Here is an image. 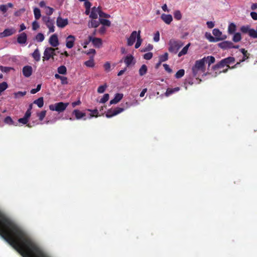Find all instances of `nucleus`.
I'll return each mask as SVG.
<instances>
[{
    "instance_id": "1",
    "label": "nucleus",
    "mask_w": 257,
    "mask_h": 257,
    "mask_svg": "<svg viewBox=\"0 0 257 257\" xmlns=\"http://www.w3.org/2000/svg\"><path fill=\"white\" fill-rule=\"evenodd\" d=\"M215 61V58L212 56L204 57L202 59L197 60L192 68L193 75L194 77L198 78L200 74L205 72L206 68L205 64L207 63L209 67L211 64Z\"/></svg>"
},
{
    "instance_id": "2",
    "label": "nucleus",
    "mask_w": 257,
    "mask_h": 257,
    "mask_svg": "<svg viewBox=\"0 0 257 257\" xmlns=\"http://www.w3.org/2000/svg\"><path fill=\"white\" fill-rule=\"evenodd\" d=\"M169 51L171 53H177L178 50L184 45V43L180 40H171L169 42Z\"/></svg>"
},
{
    "instance_id": "3",
    "label": "nucleus",
    "mask_w": 257,
    "mask_h": 257,
    "mask_svg": "<svg viewBox=\"0 0 257 257\" xmlns=\"http://www.w3.org/2000/svg\"><path fill=\"white\" fill-rule=\"evenodd\" d=\"M68 103L59 102L54 104L50 105L49 109L52 111H56L60 113L64 111L68 106Z\"/></svg>"
},
{
    "instance_id": "4",
    "label": "nucleus",
    "mask_w": 257,
    "mask_h": 257,
    "mask_svg": "<svg viewBox=\"0 0 257 257\" xmlns=\"http://www.w3.org/2000/svg\"><path fill=\"white\" fill-rule=\"evenodd\" d=\"M56 49L52 47H47L45 49L44 52V56L43 57V60H48L51 58H54V56L56 55L55 54Z\"/></svg>"
},
{
    "instance_id": "5",
    "label": "nucleus",
    "mask_w": 257,
    "mask_h": 257,
    "mask_svg": "<svg viewBox=\"0 0 257 257\" xmlns=\"http://www.w3.org/2000/svg\"><path fill=\"white\" fill-rule=\"evenodd\" d=\"M124 110L123 108L119 107H116L114 109H109L106 112L105 115L107 118H110L121 113Z\"/></svg>"
},
{
    "instance_id": "6",
    "label": "nucleus",
    "mask_w": 257,
    "mask_h": 257,
    "mask_svg": "<svg viewBox=\"0 0 257 257\" xmlns=\"http://www.w3.org/2000/svg\"><path fill=\"white\" fill-rule=\"evenodd\" d=\"M138 31L137 32L136 31H133L129 38L127 39V45L128 46H132L136 41V40L138 39Z\"/></svg>"
},
{
    "instance_id": "7",
    "label": "nucleus",
    "mask_w": 257,
    "mask_h": 257,
    "mask_svg": "<svg viewBox=\"0 0 257 257\" xmlns=\"http://www.w3.org/2000/svg\"><path fill=\"white\" fill-rule=\"evenodd\" d=\"M89 41H91L93 45L97 48H99L102 45V41L101 39L98 38L93 37L92 36H89L88 37Z\"/></svg>"
},
{
    "instance_id": "8",
    "label": "nucleus",
    "mask_w": 257,
    "mask_h": 257,
    "mask_svg": "<svg viewBox=\"0 0 257 257\" xmlns=\"http://www.w3.org/2000/svg\"><path fill=\"white\" fill-rule=\"evenodd\" d=\"M76 38L74 36L70 35L66 39V46L68 49L73 47Z\"/></svg>"
},
{
    "instance_id": "9",
    "label": "nucleus",
    "mask_w": 257,
    "mask_h": 257,
    "mask_svg": "<svg viewBox=\"0 0 257 257\" xmlns=\"http://www.w3.org/2000/svg\"><path fill=\"white\" fill-rule=\"evenodd\" d=\"M223 61V62L225 63V65H226V67L228 68H234L236 67V65L239 64V63L237 62L235 65H234L233 67L231 68L230 67L229 65L233 64L235 62V58L233 57H228L226 58H224L222 59Z\"/></svg>"
},
{
    "instance_id": "10",
    "label": "nucleus",
    "mask_w": 257,
    "mask_h": 257,
    "mask_svg": "<svg viewBox=\"0 0 257 257\" xmlns=\"http://www.w3.org/2000/svg\"><path fill=\"white\" fill-rule=\"evenodd\" d=\"M68 24L67 19H63L61 17H58L57 19L56 24L59 28H63Z\"/></svg>"
},
{
    "instance_id": "11",
    "label": "nucleus",
    "mask_w": 257,
    "mask_h": 257,
    "mask_svg": "<svg viewBox=\"0 0 257 257\" xmlns=\"http://www.w3.org/2000/svg\"><path fill=\"white\" fill-rule=\"evenodd\" d=\"M16 32V30L15 28H8L6 29L3 32L0 34V36L1 37H6L12 36V35L15 34Z\"/></svg>"
},
{
    "instance_id": "12",
    "label": "nucleus",
    "mask_w": 257,
    "mask_h": 257,
    "mask_svg": "<svg viewBox=\"0 0 257 257\" xmlns=\"http://www.w3.org/2000/svg\"><path fill=\"white\" fill-rule=\"evenodd\" d=\"M218 46L219 48L225 50L233 47V43L231 41H225L218 43Z\"/></svg>"
},
{
    "instance_id": "13",
    "label": "nucleus",
    "mask_w": 257,
    "mask_h": 257,
    "mask_svg": "<svg viewBox=\"0 0 257 257\" xmlns=\"http://www.w3.org/2000/svg\"><path fill=\"white\" fill-rule=\"evenodd\" d=\"M49 42L50 44L54 47L58 46L59 44L58 36L56 34L52 35L50 37Z\"/></svg>"
},
{
    "instance_id": "14",
    "label": "nucleus",
    "mask_w": 257,
    "mask_h": 257,
    "mask_svg": "<svg viewBox=\"0 0 257 257\" xmlns=\"http://www.w3.org/2000/svg\"><path fill=\"white\" fill-rule=\"evenodd\" d=\"M23 74L26 77H30L33 72L32 67L31 66H25L23 68Z\"/></svg>"
},
{
    "instance_id": "15",
    "label": "nucleus",
    "mask_w": 257,
    "mask_h": 257,
    "mask_svg": "<svg viewBox=\"0 0 257 257\" xmlns=\"http://www.w3.org/2000/svg\"><path fill=\"white\" fill-rule=\"evenodd\" d=\"M100 9L99 8H92L89 15V17L92 19H96L97 18L98 15L99 16Z\"/></svg>"
},
{
    "instance_id": "16",
    "label": "nucleus",
    "mask_w": 257,
    "mask_h": 257,
    "mask_svg": "<svg viewBox=\"0 0 257 257\" xmlns=\"http://www.w3.org/2000/svg\"><path fill=\"white\" fill-rule=\"evenodd\" d=\"M212 34L215 36V38L219 39V41L226 38V36H222V32L218 29H214L212 31Z\"/></svg>"
},
{
    "instance_id": "17",
    "label": "nucleus",
    "mask_w": 257,
    "mask_h": 257,
    "mask_svg": "<svg viewBox=\"0 0 257 257\" xmlns=\"http://www.w3.org/2000/svg\"><path fill=\"white\" fill-rule=\"evenodd\" d=\"M27 36L25 32H23L18 35L17 38V42L20 44H25L27 42Z\"/></svg>"
},
{
    "instance_id": "18",
    "label": "nucleus",
    "mask_w": 257,
    "mask_h": 257,
    "mask_svg": "<svg viewBox=\"0 0 257 257\" xmlns=\"http://www.w3.org/2000/svg\"><path fill=\"white\" fill-rule=\"evenodd\" d=\"M162 20L167 24H170L173 20L172 17L171 15H166L163 14L161 16Z\"/></svg>"
},
{
    "instance_id": "19",
    "label": "nucleus",
    "mask_w": 257,
    "mask_h": 257,
    "mask_svg": "<svg viewBox=\"0 0 257 257\" xmlns=\"http://www.w3.org/2000/svg\"><path fill=\"white\" fill-rule=\"evenodd\" d=\"M123 97V94L121 93H116L113 99L110 100V104H116L118 103Z\"/></svg>"
},
{
    "instance_id": "20",
    "label": "nucleus",
    "mask_w": 257,
    "mask_h": 257,
    "mask_svg": "<svg viewBox=\"0 0 257 257\" xmlns=\"http://www.w3.org/2000/svg\"><path fill=\"white\" fill-rule=\"evenodd\" d=\"M72 114L75 115L77 119H80L86 115L85 113L82 112L78 109H74L72 112Z\"/></svg>"
},
{
    "instance_id": "21",
    "label": "nucleus",
    "mask_w": 257,
    "mask_h": 257,
    "mask_svg": "<svg viewBox=\"0 0 257 257\" xmlns=\"http://www.w3.org/2000/svg\"><path fill=\"white\" fill-rule=\"evenodd\" d=\"M100 24V20H96L95 19H92L89 22L88 26L89 28H96L99 26Z\"/></svg>"
},
{
    "instance_id": "22",
    "label": "nucleus",
    "mask_w": 257,
    "mask_h": 257,
    "mask_svg": "<svg viewBox=\"0 0 257 257\" xmlns=\"http://www.w3.org/2000/svg\"><path fill=\"white\" fill-rule=\"evenodd\" d=\"M134 57L132 55L126 56L124 59V62L126 67H129L133 62Z\"/></svg>"
},
{
    "instance_id": "23",
    "label": "nucleus",
    "mask_w": 257,
    "mask_h": 257,
    "mask_svg": "<svg viewBox=\"0 0 257 257\" xmlns=\"http://www.w3.org/2000/svg\"><path fill=\"white\" fill-rule=\"evenodd\" d=\"M225 66H226L225 65V63L223 62V60L222 59L221 61H220L219 62H218L217 64L214 65L212 66V69L214 71L217 70L218 69L222 68L224 67Z\"/></svg>"
},
{
    "instance_id": "24",
    "label": "nucleus",
    "mask_w": 257,
    "mask_h": 257,
    "mask_svg": "<svg viewBox=\"0 0 257 257\" xmlns=\"http://www.w3.org/2000/svg\"><path fill=\"white\" fill-rule=\"evenodd\" d=\"M225 66H226L225 65V63L223 62V60L222 59L221 61H220L219 62H218L217 64L214 65L212 66V69L214 71L217 70L218 69L222 68L224 67Z\"/></svg>"
},
{
    "instance_id": "25",
    "label": "nucleus",
    "mask_w": 257,
    "mask_h": 257,
    "mask_svg": "<svg viewBox=\"0 0 257 257\" xmlns=\"http://www.w3.org/2000/svg\"><path fill=\"white\" fill-rule=\"evenodd\" d=\"M32 56L36 61L38 62L40 60V53L38 48L35 50L34 52L32 53Z\"/></svg>"
},
{
    "instance_id": "26",
    "label": "nucleus",
    "mask_w": 257,
    "mask_h": 257,
    "mask_svg": "<svg viewBox=\"0 0 257 257\" xmlns=\"http://www.w3.org/2000/svg\"><path fill=\"white\" fill-rule=\"evenodd\" d=\"M54 21L53 20H50L46 25L49 30V33H53L55 31Z\"/></svg>"
},
{
    "instance_id": "27",
    "label": "nucleus",
    "mask_w": 257,
    "mask_h": 257,
    "mask_svg": "<svg viewBox=\"0 0 257 257\" xmlns=\"http://www.w3.org/2000/svg\"><path fill=\"white\" fill-rule=\"evenodd\" d=\"M236 30V26L235 24L233 23H230L228 27V33L229 34H233L235 33Z\"/></svg>"
},
{
    "instance_id": "28",
    "label": "nucleus",
    "mask_w": 257,
    "mask_h": 257,
    "mask_svg": "<svg viewBox=\"0 0 257 257\" xmlns=\"http://www.w3.org/2000/svg\"><path fill=\"white\" fill-rule=\"evenodd\" d=\"M180 90V88L179 87H177L174 88H168L165 92V95L166 96H169L172 94Z\"/></svg>"
},
{
    "instance_id": "29",
    "label": "nucleus",
    "mask_w": 257,
    "mask_h": 257,
    "mask_svg": "<svg viewBox=\"0 0 257 257\" xmlns=\"http://www.w3.org/2000/svg\"><path fill=\"white\" fill-rule=\"evenodd\" d=\"M205 37L210 42H216L219 41V39L218 38H215L213 37L211 34L209 33H206Z\"/></svg>"
},
{
    "instance_id": "30",
    "label": "nucleus",
    "mask_w": 257,
    "mask_h": 257,
    "mask_svg": "<svg viewBox=\"0 0 257 257\" xmlns=\"http://www.w3.org/2000/svg\"><path fill=\"white\" fill-rule=\"evenodd\" d=\"M143 42V39L141 38V31L140 30H139L138 31V39H137V42L135 44V48L136 49H138L139 48L140 46L141 45V44Z\"/></svg>"
},
{
    "instance_id": "31",
    "label": "nucleus",
    "mask_w": 257,
    "mask_h": 257,
    "mask_svg": "<svg viewBox=\"0 0 257 257\" xmlns=\"http://www.w3.org/2000/svg\"><path fill=\"white\" fill-rule=\"evenodd\" d=\"M34 14L36 20H39L41 17V11L38 8L34 9Z\"/></svg>"
},
{
    "instance_id": "32",
    "label": "nucleus",
    "mask_w": 257,
    "mask_h": 257,
    "mask_svg": "<svg viewBox=\"0 0 257 257\" xmlns=\"http://www.w3.org/2000/svg\"><path fill=\"white\" fill-rule=\"evenodd\" d=\"M190 46V43L188 44L186 46H185L182 50L179 52L178 54V56L181 57L183 55H184L187 54L188 52V48L189 46Z\"/></svg>"
},
{
    "instance_id": "33",
    "label": "nucleus",
    "mask_w": 257,
    "mask_h": 257,
    "mask_svg": "<svg viewBox=\"0 0 257 257\" xmlns=\"http://www.w3.org/2000/svg\"><path fill=\"white\" fill-rule=\"evenodd\" d=\"M84 64L88 67H93L95 63L94 62L93 56H92L89 60L85 62Z\"/></svg>"
},
{
    "instance_id": "34",
    "label": "nucleus",
    "mask_w": 257,
    "mask_h": 257,
    "mask_svg": "<svg viewBox=\"0 0 257 257\" xmlns=\"http://www.w3.org/2000/svg\"><path fill=\"white\" fill-rule=\"evenodd\" d=\"M148 70L147 66L145 64H143L139 69V74L142 76L146 74Z\"/></svg>"
},
{
    "instance_id": "35",
    "label": "nucleus",
    "mask_w": 257,
    "mask_h": 257,
    "mask_svg": "<svg viewBox=\"0 0 257 257\" xmlns=\"http://www.w3.org/2000/svg\"><path fill=\"white\" fill-rule=\"evenodd\" d=\"M57 71L60 74L65 75L67 73V68L65 66L62 65L57 68Z\"/></svg>"
},
{
    "instance_id": "36",
    "label": "nucleus",
    "mask_w": 257,
    "mask_h": 257,
    "mask_svg": "<svg viewBox=\"0 0 257 257\" xmlns=\"http://www.w3.org/2000/svg\"><path fill=\"white\" fill-rule=\"evenodd\" d=\"M34 103L37 104L39 108L42 107L44 105L43 97H41L34 101Z\"/></svg>"
},
{
    "instance_id": "37",
    "label": "nucleus",
    "mask_w": 257,
    "mask_h": 257,
    "mask_svg": "<svg viewBox=\"0 0 257 257\" xmlns=\"http://www.w3.org/2000/svg\"><path fill=\"white\" fill-rule=\"evenodd\" d=\"M241 40V36L240 33H234L233 38L232 41L234 42H238Z\"/></svg>"
},
{
    "instance_id": "38",
    "label": "nucleus",
    "mask_w": 257,
    "mask_h": 257,
    "mask_svg": "<svg viewBox=\"0 0 257 257\" xmlns=\"http://www.w3.org/2000/svg\"><path fill=\"white\" fill-rule=\"evenodd\" d=\"M159 64H161L163 62H165L168 59V54L165 53L164 55H160L159 57Z\"/></svg>"
},
{
    "instance_id": "39",
    "label": "nucleus",
    "mask_w": 257,
    "mask_h": 257,
    "mask_svg": "<svg viewBox=\"0 0 257 257\" xmlns=\"http://www.w3.org/2000/svg\"><path fill=\"white\" fill-rule=\"evenodd\" d=\"M99 20L100 24H101L104 26L110 27L111 25L110 21L108 20L100 18Z\"/></svg>"
},
{
    "instance_id": "40",
    "label": "nucleus",
    "mask_w": 257,
    "mask_h": 257,
    "mask_svg": "<svg viewBox=\"0 0 257 257\" xmlns=\"http://www.w3.org/2000/svg\"><path fill=\"white\" fill-rule=\"evenodd\" d=\"M4 122L6 124H8L9 125H17V124H15L14 123V122L13 121V120L12 119V118L8 116H7L5 119H4Z\"/></svg>"
},
{
    "instance_id": "41",
    "label": "nucleus",
    "mask_w": 257,
    "mask_h": 257,
    "mask_svg": "<svg viewBox=\"0 0 257 257\" xmlns=\"http://www.w3.org/2000/svg\"><path fill=\"white\" fill-rule=\"evenodd\" d=\"M250 30V26L248 25L243 26L240 28L241 32L243 34H249V32Z\"/></svg>"
},
{
    "instance_id": "42",
    "label": "nucleus",
    "mask_w": 257,
    "mask_h": 257,
    "mask_svg": "<svg viewBox=\"0 0 257 257\" xmlns=\"http://www.w3.org/2000/svg\"><path fill=\"white\" fill-rule=\"evenodd\" d=\"M185 74V70L184 69H180L175 74V77L177 79L182 77Z\"/></svg>"
},
{
    "instance_id": "43",
    "label": "nucleus",
    "mask_w": 257,
    "mask_h": 257,
    "mask_svg": "<svg viewBox=\"0 0 257 257\" xmlns=\"http://www.w3.org/2000/svg\"><path fill=\"white\" fill-rule=\"evenodd\" d=\"M44 36L41 33H39L35 37V39L39 42H41L44 40Z\"/></svg>"
},
{
    "instance_id": "44",
    "label": "nucleus",
    "mask_w": 257,
    "mask_h": 257,
    "mask_svg": "<svg viewBox=\"0 0 257 257\" xmlns=\"http://www.w3.org/2000/svg\"><path fill=\"white\" fill-rule=\"evenodd\" d=\"M174 18L177 20H180L182 18V14L180 11L177 10L174 13Z\"/></svg>"
},
{
    "instance_id": "45",
    "label": "nucleus",
    "mask_w": 257,
    "mask_h": 257,
    "mask_svg": "<svg viewBox=\"0 0 257 257\" xmlns=\"http://www.w3.org/2000/svg\"><path fill=\"white\" fill-rule=\"evenodd\" d=\"M46 115V110L41 111L40 112L37 113V116H38L39 120L41 121L43 120V119L45 117Z\"/></svg>"
},
{
    "instance_id": "46",
    "label": "nucleus",
    "mask_w": 257,
    "mask_h": 257,
    "mask_svg": "<svg viewBox=\"0 0 257 257\" xmlns=\"http://www.w3.org/2000/svg\"><path fill=\"white\" fill-rule=\"evenodd\" d=\"M8 87V84L6 82L0 83V94L5 91Z\"/></svg>"
},
{
    "instance_id": "47",
    "label": "nucleus",
    "mask_w": 257,
    "mask_h": 257,
    "mask_svg": "<svg viewBox=\"0 0 257 257\" xmlns=\"http://www.w3.org/2000/svg\"><path fill=\"white\" fill-rule=\"evenodd\" d=\"M248 35L251 38H257V31L253 29H250Z\"/></svg>"
},
{
    "instance_id": "48",
    "label": "nucleus",
    "mask_w": 257,
    "mask_h": 257,
    "mask_svg": "<svg viewBox=\"0 0 257 257\" xmlns=\"http://www.w3.org/2000/svg\"><path fill=\"white\" fill-rule=\"evenodd\" d=\"M240 51L241 52V53L243 55V59L241 60V61L242 62V61H245V60H246V59H247L248 58V55L249 54L247 53V51L246 50H245L244 49H241L240 50Z\"/></svg>"
},
{
    "instance_id": "49",
    "label": "nucleus",
    "mask_w": 257,
    "mask_h": 257,
    "mask_svg": "<svg viewBox=\"0 0 257 257\" xmlns=\"http://www.w3.org/2000/svg\"><path fill=\"white\" fill-rule=\"evenodd\" d=\"M12 69H13L12 67L0 66V70L3 72H9Z\"/></svg>"
},
{
    "instance_id": "50",
    "label": "nucleus",
    "mask_w": 257,
    "mask_h": 257,
    "mask_svg": "<svg viewBox=\"0 0 257 257\" xmlns=\"http://www.w3.org/2000/svg\"><path fill=\"white\" fill-rule=\"evenodd\" d=\"M109 94L107 93H106L104 94L102 98H101L100 100V103H105L106 102L108 99H109Z\"/></svg>"
},
{
    "instance_id": "51",
    "label": "nucleus",
    "mask_w": 257,
    "mask_h": 257,
    "mask_svg": "<svg viewBox=\"0 0 257 257\" xmlns=\"http://www.w3.org/2000/svg\"><path fill=\"white\" fill-rule=\"evenodd\" d=\"M106 87H107V86L106 84L99 86L97 89V92L99 93H103L104 92Z\"/></svg>"
},
{
    "instance_id": "52",
    "label": "nucleus",
    "mask_w": 257,
    "mask_h": 257,
    "mask_svg": "<svg viewBox=\"0 0 257 257\" xmlns=\"http://www.w3.org/2000/svg\"><path fill=\"white\" fill-rule=\"evenodd\" d=\"M153 48V46L152 44H149L145 47L142 50V52H147L152 50Z\"/></svg>"
},
{
    "instance_id": "53",
    "label": "nucleus",
    "mask_w": 257,
    "mask_h": 257,
    "mask_svg": "<svg viewBox=\"0 0 257 257\" xmlns=\"http://www.w3.org/2000/svg\"><path fill=\"white\" fill-rule=\"evenodd\" d=\"M61 80V83L62 85H66L68 84V80L67 77L62 76Z\"/></svg>"
},
{
    "instance_id": "54",
    "label": "nucleus",
    "mask_w": 257,
    "mask_h": 257,
    "mask_svg": "<svg viewBox=\"0 0 257 257\" xmlns=\"http://www.w3.org/2000/svg\"><path fill=\"white\" fill-rule=\"evenodd\" d=\"M153 57V53L148 52L144 55V58L146 60H150Z\"/></svg>"
},
{
    "instance_id": "55",
    "label": "nucleus",
    "mask_w": 257,
    "mask_h": 257,
    "mask_svg": "<svg viewBox=\"0 0 257 257\" xmlns=\"http://www.w3.org/2000/svg\"><path fill=\"white\" fill-rule=\"evenodd\" d=\"M103 67L105 71L106 72H109L110 71V63L109 62H106L104 64Z\"/></svg>"
},
{
    "instance_id": "56",
    "label": "nucleus",
    "mask_w": 257,
    "mask_h": 257,
    "mask_svg": "<svg viewBox=\"0 0 257 257\" xmlns=\"http://www.w3.org/2000/svg\"><path fill=\"white\" fill-rule=\"evenodd\" d=\"M29 119L23 117L22 118H20L18 119V122L24 124H26L28 122Z\"/></svg>"
},
{
    "instance_id": "57",
    "label": "nucleus",
    "mask_w": 257,
    "mask_h": 257,
    "mask_svg": "<svg viewBox=\"0 0 257 257\" xmlns=\"http://www.w3.org/2000/svg\"><path fill=\"white\" fill-rule=\"evenodd\" d=\"M88 110L92 112V113L90 114L91 117L98 116V111L97 109H95L94 110L88 109Z\"/></svg>"
},
{
    "instance_id": "58",
    "label": "nucleus",
    "mask_w": 257,
    "mask_h": 257,
    "mask_svg": "<svg viewBox=\"0 0 257 257\" xmlns=\"http://www.w3.org/2000/svg\"><path fill=\"white\" fill-rule=\"evenodd\" d=\"M40 27V26L37 20L32 23V29L33 30H36Z\"/></svg>"
},
{
    "instance_id": "59",
    "label": "nucleus",
    "mask_w": 257,
    "mask_h": 257,
    "mask_svg": "<svg viewBox=\"0 0 257 257\" xmlns=\"http://www.w3.org/2000/svg\"><path fill=\"white\" fill-rule=\"evenodd\" d=\"M99 17L100 18H108L110 17V16L108 14H107L102 12L101 11V10L100 9Z\"/></svg>"
},
{
    "instance_id": "60",
    "label": "nucleus",
    "mask_w": 257,
    "mask_h": 257,
    "mask_svg": "<svg viewBox=\"0 0 257 257\" xmlns=\"http://www.w3.org/2000/svg\"><path fill=\"white\" fill-rule=\"evenodd\" d=\"M46 8L48 9V11H47L46 12L47 15L51 16V15H52V14L54 12V9L49 7H46Z\"/></svg>"
},
{
    "instance_id": "61",
    "label": "nucleus",
    "mask_w": 257,
    "mask_h": 257,
    "mask_svg": "<svg viewBox=\"0 0 257 257\" xmlns=\"http://www.w3.org/2000/svg\"><path fill=\"white\" fill-rule=\"evenodd\" d=\"M163 67L165 69V70L168 73H171L172 72V70L171 69L169 66V65L167 64H164Z\"/></svg>"
},
{
    "instance_id": "62",
    "label": "nucleus",
    "mask_w": 257,
    "mask_h": 257,
    "mask_svg": "<svg viewBox=\"0 0 257 257\" xmlns=\"http://www.w3.org/2000/svg\"><path fill=\"white\" fill-rule=\"evenodd\" d=\"M8 10V6H6L5 5H2L0 6V11H1L3 13H5Z\"/></svg>"
},
{
    "instance_id": "63",
    "label": "nucleus",
    "mask_w": 257,
    "mask_h": 257,
    "mask_svg": "<svg viewBox=\"0 0 257 257\" xmlns=\"http://www.w3.org/2000/svg\"><path fill=\"white\" fill-rule=\"evenodd\" d=\"M159 40H160V33H159V31H157L155 34V35L154 37V40L155 42H158L159 41Z\"/></svg>"
},
{
    "instance_id": "64",
    "label": "nucleus",
    "mask_w": 257,
    "mask_h": 257,
    "mask_svg": "<svg viewBox=\"0 0 257 257\" xmlns=\"http://www.w3.org/2000/svg\"><path fill=\"white\" fill-rule=\"evenodd\" d=\"M52 19L49 17L43 16L42 17V21L45 24H46L47 23H48Z\"/></svg>"
}]
</instances>
